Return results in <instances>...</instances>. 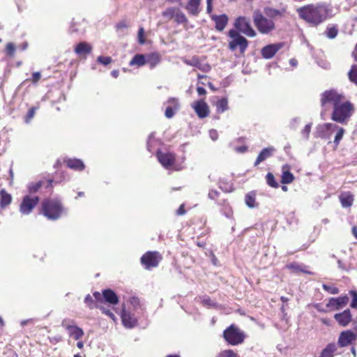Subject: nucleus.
<instances>
[{
	"instance_id": "obj_1",
	"label": "nucleus",
	"mask_w": 357,
	"mask_h": 357,
	"mask_svg": "<svg viewBox=\"0 0 357 357\" xmlns=\"http://www.w3.org/2000/svg\"><path fill=\"white\" fill-rule=\"evenodd\" d=\"M321 104L323 107L328 105L333 107L331 119L339 123H347L354 112V105L342 93L335 90L326 91L321 94Z\"/></svg>"
},
{
	"instance_id": "obj_2",
	"label": "nucleus",
	"mask_w": 357,
	"mask_h": 357,
	"mask_svg": "<svg viewBox=\"0 0 357 357\" xmlns=\"http://www.w3.org/2000/svg\"><path fill=\"white\" fill-rule=\"evenodd\" d=\"M296 11L301 18L314 26L333 16L332 8L326 3L310 4L298 8Z\"/></svg>"
},
{
	"instance_id": "obj_3",
	"label": "nucleus",
	"mask_w": 357,
	"mask_h": 357,
	"mask_svg": "<svg viewBox=\"0 0 357 357\" xmlns=\"http://www.w3.org/2000/svg\"><path fill=\"white\" fill-rule=\"evenodd\" d=\"M43 214L49 220H55L66 213L60 202L57 199H47L42 204Z\"/></svg>"
},
{
	"instance_id": "obj_4",
	"label": "nucleus",
	"mask_w": 357,
	"mask_h": 357,
	"mask_svg": "<svg viewBox=\"0 0 357 357\" xmlns=\"http://www.w3.org/2000/svg\"><path fill=\"white\" fill-rule=\"evenodd\" d=\"M252 19L255 27L262 34H268L275 29L274 21L264 16L259 9L254 10Z\"/></svg>"
},
{
	"instance_id": "obj_5",
	"label": "nucleus",
	"mask_w": 357,
	"mask_h": 357,
	"mask_svg": "<svg viewBox=\"0 0 357 357\" xmlns=\"http://www.w3.org/2000/svg\"><path fill=\"white\" fill-rule=\"evenodd\" d=\"M225 340L231 345H237L243 342V333L234 325L227 328L223 333Z\"/></svg>"
},
{
	"instance_id": "obj_6",
	"label": "nucleus",
	"mask_w": 357,
	"mask_h": 357,
	"mask_svg": "<svg viewBox=\"0 0 357 357\" xmlns=\"http://www.w3.org/2000/svg\"><path fill=\"white\" fill-rule=\"evenodd\" d=\"M234 26L248 37H255L256 36L255 31L250 25V20L245 17H238L235 20Z\"/></svg>"
},
{
	"instance_id": "obj_7",
	"label": "nucleus",
	"mask_w": 357,
	"mask_h": 357,
	"mask_svg": "<svg viewBox=\"0 0 357 357\" xmlns=\"http://www.w3.org/2000/svg\"><path fill=\"white\" fill-rule=\"evenodd\" d=\"M161 255L158 252H147L141 257V263L146 269L156 267L160 260Z\"/></svg>"
},
{
	"instance_id": "obj_8",
	"label": "nucleus",
	"mask_w": 357,
	"mask_h": 357,
	"mask_svg": "<svg viewBox=\"0 0 357 357\" xmlns=\"http://www.w3.org/2000/svg\"><path fill=\"white\" fill-rule=\"evenodd\" d=\"M337 128V125L326 123L319 125L316 128V136L324 139H331L332 134Z\"/></svg>"
},
{
	"instance_id": "obj_9",
	"label": "nucleus",
	"mask_w": 357,
	"mask_h": 357,
	"mask_svg": "<svg viewBox=\"0 0 357 357\" xmlns=\"http://www.w3.org/2000/svg\"><path fill=\"white\" fill-rule=\"evenodd\" d=\"M39 198L36 196L30 197L26 195L24 197L20 206V211L23 215H29L35 206L38 204Z\"/></svg>"
},
{
	"instance_id": "obj_10",
	"label": "nucleus",
	"mask_w": 357,
	"mask_h": 357,
	"mask_svg": "<svg viewBox=\"0 0 357 357\" xmlns=\"http://www.w3.org/2000/svg\"><path fill=\"white\" fill-rule=\"evenodd\" d=\"M191 107L200 119H204L209 114V107L204 99H200L193 102Z\"/></svg>"
},
{
	"instance_id": "obj_11",
	"label": "nucleus",
	"mask_w": 357,
	"mask_h": 357,
	"mask_svg": "<svg viewBox=\"0 0 357 357\" xmlns=\"http://www.w3.org/2000/svg\"><path fill=\"white\" fill-rule=\"evenodd\" d=\"M166 104L167 106L165 112V116L167 119H171L180 109V102L178 99L176 98H169L167 100Z\"/></svg>"
},
{
	"instance_id": "obj_12",
	"label": "nucleus",
	"mask_w": 357,
	"mask_h": 357,
	"mask_svg": "<svg viewBox=\"0 0 357 357\" xmlns=\"http://www.w3.org/2000/svg\"><path fill=\"white\" fill-rule=\"evenodd\" d=\"M357 335L354 332L347 330L340 333L338 338V344L341 347H347L356 341Z\"/></svg>"
},
{
	"instance_id": "obj_13",
	"label": "nucleus",
	"mask_w": 357,
	"mask_h": 357,
	"mask_svg": "<svg viewBox=\"0 0 357 357\" xmlns=\"http://www.w3.org/2000/svg\"><path fill=\"white\" fill-rule=\"evenodd\" d=\"M157 158L160 163L166 169L172 167L175 160L174 155L169 152L158 151L157 152Z\"/></svg>"
},
{
	"instance_id": "obj_14",
	"label": "nucleus",
	"mask_w": 357,
	"mask_h": 357,
	"mask_svg": "<svg viewBox=\"0 0 357 357\" xmlns=\"http://www.w3.org/2000/svg\"><path fill=\"white\" fill-rule=\"evenodd\" d=\"M286 12V7H282L280 9H276L273 7L266 6L264 8V15L273 21L275 19L284 17Z\"/></svg>"
},
{
	"instance_id": "obj_15",
	"label": "nucleus",
	"mask_w": 357,
	"mask_h": 357,
	"mask_svg": "<svg viewBox=\"0 0 357 357\" xmlns=\"http://www.w3.org/2000/svg\"><path fill=\"white\" fill-rule=\"evenodd\" d=\"M283 47L282 43H275L265 46L261 50V55L266 59H271Z\"/></svg>"
},
{
	"instance_id": "obj_16",
	"label": "nucleus",
	"mask_w": 357,
	"mask_h": 357,
	"mask_svg": "<svg viewBox=\"0 0 357 357\" xmlns=\"http://www.w3.org/2000/svg\"><path fill=\"white\" fill-rule=\"evenodd\" d=\"M349 302V297L347 296H340L338 298H332L329 300L326 306L331 310H337L346 306Z\"/></svg>"
},
{
	"instance_id": "obj_17",
	"label": "nucleus",
	"mask_w": 357,
	"mask_h": 357,
	"mask_svg": "<svg viewBox=\"0 0 357 357\" xmlns=\"http://www.w3.org/2000/svg\"><path fill=\"white\" fill-rule=\"evenodd\" d=\"M248 40L243 36L241 37H237V38H234V40H231L229 43V48L233 51L237 47H240L241 52H244V51L248 47Z\"/></svg>"
},
{
	"instance_id": "obj_18",
	"label": "nucleus",
	"mask_w": 357,
	"mask_h": 357,
	"mask_svg": "<svg viewBox=\"0 0 357 357\" xmlns=\"http://www.w3.org/2000/svg\"><path fill=\"white\" fill-rule=\"evenodd\" d=\"M185 63L188 66H195L203 72H208L211 66L206 63H202L197 57H192L190 60H185Z\"/></svg>"
},
{
	"instance_id": "obj_19",
	"label": "nucleus",
	"mask_w": 357,
	"mask_h": 357,
	"mask_svg": "<svg viewBox=\"0 0 357 357\" xmlns=\"http://www.w3.org/2000/svg\"><path fill=\"white\" fill-rule=\"evenodd\" d=\"M334 318L340 325L346 326L351 320V314L349 310H346L341 313L335 314Z\"/></svg>"
},
{
	"instance_id": "obj_20",
	"label": "nucleus",
	"mask_w": 357,
	"mask_h": 357,
	"mask_svg": "<svg viewBox=\"0 0 357 357\" xmlns=\"http://www.w3.org/2000/svg\"><path fill=\"white\" fill-rule=\"evenodd\" d=\"M92 46L86 42L79 43L75 47V52L79 56L86 57L92 51Z\"/></svg>"
},
{
	"instance_id": "obj_21",
	"label": "nucleus",
	"mask_w": 357,
	"mask_h": 357,
	"mask_svg": "<svg viewBox=\"0 0 357 357\" xmlns=\"http://www.w3.org/2000/svg\"><path fill=\"white\" fill-rule=\"evenodd\" d=\"M211 19L215 22V29L219 31L224 30L229 20L228 17L225 14L220 15H211Z\"/></svg>"
},
{
	"instance_id": "obj_22",
	"label": "nucleus",
	"mask_w": 357,
	"mask_h": 357,
	"mask_svg": "<svg viewBox=\"0 0 357 357\" xmlns=\"http://www.w3.org/2000/svg\"><path fill=\"white\" fill-rule=\"evenodd\" d=\"M275 151V149L273 146H269L262 149L257 158V160L255 162V166H257L261 162L270 158L274 153Z\"/></svg>"
},
{
	"instance_id": "obj_23",
	"label": "nucleus",
	"mask_w": 357,
	"mask_h": 357,
	"mask_svg": "<svg viewBox=\"0 0 357 357\" xmlns=\"http://www.w3.org/2000/svg\"><path fill=\"white\" fill-rule=\"evenodd\" d=\"M121 319L123 325L126 328H131L134 327L137 324V319L131 315L130 312L123 310L121 313Z\"/></svg>"
},
{
	"instance_id": "obj_24",
	"label": "nucleus",
	"mask_w": 357,
	"mask_h": 357,
	"mask_svg": "<svg viewBox=\"0 0 357 357\" xmlns=\"http://www.w3.org/2000/svg\"><path fill=\"white\" fill-rule=\"evenodd\" d=\"M339 199L343 208H348L353 204L354 195L350 192H344L340 195Z\"/></svg>"
},
{
	"instance_id": "obj_25",
	"label": "nucleus",
	"mask_w": 357,
	"mask_h": 357,
	"mask_svg": "<svg viewBox=\"0 0 357 357\" xmlns=\"http://www.w3.org/2000/svg\"><path fill=\"white\" fill-rule=\"evenodd\" d=\"M294 180V175L289 172V167L284 165L282 167V177L281 182L283 184H289Z\"/></svg>"
},
{
	"instance_id": "obj_26",
	"label": "nucleus",
	"mask_w": 357,
	"mask_h": 357,
	"mask_svg": "<svg viewBox=\"0 0 357 357\" xmlns=\"http://www.w3.org/2000/svg\"><path fill=\"white\" fill-rule=\"evenodd\" d=\"M102 296L105 301L111 305H116L119 302V298L116 294L111 289L104 290L102 292Z\"/></svg>"
},
{
	"instance_id": "obj_27",
	"label": "nucleus",
	"mask_w": 357,
	"mask_h": 357,
	"mask_svg": "<svg viewBox=\"0 0 357 357\" xmlns=\"http://www.w3.org/2000/svg\"><path fill=\"white\" fill-rule=\"evenodd\" d=\"M201 0H189L186 9L192 15H197L199 13V4Z\"/></svg>"
},
{
	"instance_id": "obj_28",
	"label": "nucleus",
	"mask_w": 357,
	"mask_h": 357,
	"mask_svg": "<svg viewBox=\"0 0 357 357\" xmlns=\"http://www.w3.org/2000/svg\"><path fill=\"white\" fill-rule=\"evenodd\" d=\"M66 163L68 167L75 170L81 171L84 168L83 162L78 159H68L66 160Z\"/></svg>"
},
{
	"instance_id": "obj_29",
	"label": "nucleus",
	"mask_w": 357,
	"mask_h": 357,
	"mask_svg": "<svg viewBox=\"0 0 357 357\" xmlns=\"http://www.w3.org/2000/svg\"><path fill=\"white\" fill-rule=\"evenodd\" d=\"M67 331L68 332L69 335L76 340L81 339L84 335L83 330L75 325L69 328Z\"/></svg>"
},
{
	"instance_id": "obj_30",
	"label": "nucleus",
	"mask_w": 357,
	"mask_h": 357,
	"mask_svg": "<svg viewBox=\"0 0 357 357\" xmlns=\"http://www.w3.org/2000/svg\"><path fill=\"white\" fill-rule=\"evenodd\" d=\"M0 196H1L0 206H1V208H3L10 204V202L12 201V197L4 189H2L0 191Z\"/></svg>"
},
{
	"instance_id": "obj_31",
	"label": "nucleus",
	"mask_w": 357,
	"mask_h": 357,
	"mask_svg": "<svg viewBox=\"0 0 357 357\" xmlns=\"http://www.w3.org/2000/svg\"><path fill=\"white\" fill-rule=\"evenodd\" d=\"M145 64L146 56L139 54H136L129 63L130 66H137V67H141Z\"/></svg>"
},
{
	"instance_id": "obj_32",
	"label": "nucleus",
	"mask_w": 357,
	"mask_h": 357,
	"mask_svg": "<svg viewBox=\"0 0 357 357\" xmlns=\"http://www.w3.org/2000/svg\"><path fill=\"white\" fill-rule=\"evenodd\" d=\"M337 347L335 344H328L321 351L320 357H333Z\"/></svg>"
},
{
	"instance_id": "obj_33",
	"label": "nucleus",
	"mask_w": 357,
	"mask_h": 357,
	"mask_svg": "<svg viewBox=\"0 0 357 357\" xmlns=\"http://www.w3.org/2000/svg\"><path fill=\"white\" fill-rule=\"evenodd\" d=\"M160 62V57L157 54H151L146 56V63H148L150 68H153Z\"/></svg>"
},
{
	"instance_id": "obj_34",
	"label": "nucleus",
	"mask_w": 357,
	"mask_h": 357,
	"mask_svg": "<svg viewBox=\"0 0 357 357\" xmlns=\"http://www.w3.org/2000/svg\"><path fill=\"white\" fill-rule=\"evenodd\" d=\"M245 204L249 208H255L257 206L256 202V194L254 192H250L245 195Z\"/></svg>"
},
{
	"instance_id": "obj_35",
	"label": "nucleus",
	"mask_w": 357,
	"mask_h": 357,
	"mask_svg": "<svg viewBox=\"0 0 357 357\" xmlns=\"http://www.w3.org/2000/svg\"><path fill=\"white\" fill-rule=\"evenodd\" d=\"M216 110L218 113H223L229 109L228 100L227 98H223L218 100L215 104Z\"/></svg>"
},
{
	"instance_id": "obj_36",
	"label": "nucleus",
	"mask_w": 357,
	"mask_h": 357,
	"mask_svg": "<svg viewBox=\"0 0 357 357\" xmlns=\"http://www.w3.org/2000/svg\"><path fill=\"white\" fill-rule=\"evenodd\" d=\"M338 33V29L336 26L335 25H328L326 27L325 34L327 38L330 39L335 38Z\"/></svg>"
},
{
	"instance_id": "obj_37",
	"label": "nucleus",
	"mask_w": 357,
	"mask_h": 357,
	"mask_svg": "<svg viewBox=\"0 0 357 357\" xmlns=\"http://www.w3.org/2000/svg\"><path fill=\"white\" fill-rule=\"evenodd\" d=\"M335 132H336V134L333 143L335 144V146H337L345 133V130L343 128L337 126V128L335 129Z\"/></svg>"
},
{
	"instance_id": "obj_38",
	"label": "nucleus",
	"mask_w": 357,
	"mask_h": 357,
	"mask_svg": "<svg viewBox=\"0 0 357 357\" xmlns=\"http://www.w3.org/2000/svg\"><path fill=\"white\" fill-rule=\"evenodd\" d=\"M287 268H289V269L292 270L294 272H296L297 273V272L301 271V272H303V273H307V274H312V273L310 271H306V270H304V269L301 268V267L298 264H297L296 263L290 264L287 265Z\"/></svg>"
},
{
	"instance_id": "obj_39",
	"label": "nucleus",
	"mask_w": 357,
	"mask_h": 357,
	"mask_svg": "<svg viewBox=\"0 0 357 357\" xmlns=\"http://www.w3.org/2000/svg\"><path fill=\"white\" fill-rule=\"evenodd\" d=\"M266 182L268 185H270L272 188H278L279 185L275 181V177L272 173H268L266 175Z\"/></svg>"
},
{
	"instance_id": "obj_40",
	"label": "nucleus",
	"mask_w": 357,
	"mask_h": 357,
	"mask_svg": "<svg viewBox=\"0 0 357 357\" xmlns=\"http://www.w3.org/2000/svg\"><path fill=\"white\" fill-rule=\"evenodd\" d=\"M349 79L357 85V65L353 66L349 72Z\"/></svg>"
},
{
	"instance_id": "obj_41",
	"label": "nucleus",
	"mask_w": 357,
	"mask_h": 357,
	"mask_svg": "<svg viewBox=\"0 0 357 357\" xmlns=\"http://www.w3.org/2000/svg\"><path fill=\"white\" fill-rule=\"evenodd\" d=\"M322 287L325 291H328L331 294H337L339 293V289L333 285H328L324 284L322 285Z\"/></svg>"
},
{
	"instance_id": "obj_42",
	"label": "nucleus",
	"mask_w": 357,
	"mask_h": 357,
	"mask_svg": "<svg viewBox=\"0 0 357 357\" xmlns=\"http://www.w3.org/2000/svg\"><path fill=\"white\" fill-rule=\"evenodd\" d=\"M217 357H237V355L231 349H227L221 351Z\"/></svg>"
},
{
	"instance_id": "obj_43",
	"label": "nucleus",
	"mask_w": 357,
	"mask_h": 357,
	"mask_svg": "<svg viewBox=\"0 0 357 357\" xmlns=\"http://www.w3.org/2000/svg\"><path fill=\"white\" fill-rule=\"evenodd\" d=\"M312 123L307 124L301 131L303 137L305 139L309 138V135L311 131Z\"/></svg>"
},
{
	"instance_id": "obj_44",
	"label": "nucleus",
	"mask_w": 357,
	"mask_h": 357,
	"mask_svg": "<svg viewBox=\"0 0 357 357\" xmlns=\"http://www.w3.org/2000/svg\"><path fill=\"white\" fill-rule=\"evenodd\" d=\"M6 54L10 56H13L15 52V46L13 43H8L6 48Z\"/></svg>"
},
{
	"instance_id": "obj_45",
	"label": "nucleus",
	"mask_w": 357,
	"mask_h": 357,
	"mask_svg": "<svg viewBox=\"0 0 357 357\" xmlns=\"http://www.w3.org/2000/svg\"><path fill=\"white\" fill-rule=\"evenodd\" d=\"M36 110V108L34 107H33L29 109V111L25 116V119H24V121L26 123H29L30 121L32 119V118L34 116Z\"/></svg>"
},
{
	"instance_id": "obj_46",
	"label": "nucleus",
	"mask_w": 357,
	"mask_h": 357,
	"mask_svg": "<svg viewBox=\"0 0 357 357\" xmlns=\"http://www.w3.org/2000/svg\"><path fill=\"white\" fill-rule=\"evenodd\" d=\"M74 323L75 321L73 320L65 319L62 321L61 326L67 331L69 328L75 325Z\"/></svg>"
},
{
	"instance_id": "obj_47",
	"label": "nucleus",
	"mask_w": 357,
	"mask_h": 357,
	"mask_svg": "<svg viewBox=\"0 0 357 357\" xmlns=\"http://www.w3.org/2000/svg\"><path fill=\"white\" fill-rule=\"evenodd\" d=\"M97 61L104 66H107L112 62V59L109 56H100L98 57Z\"/></svg>"
},
{
	"instance_id": "obj_48",
	"label": "nucleus",
	"mask_w": 357,
	"mask_h": 357,
	"mask_svg": "<svg viewBox=\"0 0 357 357\" xmlns=\"http://www.w3.org/2000/svg\"><path fill=\"white\" fill-rule=\"evenodd\" d=\"M137 37H138L139 43L142 45L145 43L144 28H142V27L139 28V29L138 31Z\"/></svg>"
},
{
	"instance_id": "obj_49",
	"label": "nucleus",
	"mask_w": 357,
	"mask_h": 357,
	"mask_svg": "<svg viewBox=\"0 0 357 357\" xmlns=\"http://www.w3.org/2000/svg\"><path fill=\"white\" fill-rule=\"evenodd\" d=\"M41 187L40 182H37L36 183H31L29 185V190L30 192H37L40 188Z\"/></svg>"
},
{
	"instance_id": "obj_50",
	"label": "nucleus",
	"mask_w": 357,
	"mask_h": 357,
	"mask_svg": "<svg viewBox=\"0 0 357 357\" xmlns=\"http://www.w3.org/2000/svg\"><path fill=\"white\" fill-rule=\"evenodd\" d=\"M350 294L352 296L351 307L353 308H357V292L355 291H351Z\"/></svg>"
},
{
	"instance_id": "obj_51",
	"label": "nucleus",
	"mask_w": 357,
	"mask_h": 357,
	"mask_svg": "<svg viewBox=\"0 0 357 357\" xmlns=\"http://www.w3.org/2000/svg\"><path fill=\"white\" fill-rule=\"evenodd\" d=\"M174 14V9L172 8H169L166 9L162 13V16L167 18H172Z\"/></svg>"
},
{
	"instance_id": "obj_52",
	"label": "nucleus",
	"mask_w": 357,
	"mask_h": 357,
	"mask_svg": "<svg viewBox=\"0 0 357 357\" xmlns=\"http://www.w3.org/2000/svg\"><path fill=\"white\" fill-rule=\"evenodd\" d=\"M98 307L100 309L102 313L109 317L114 321L115 320V315L109 310L102 306Z\"/></svg>"
},
{
	"instance_id": "obj_53",
	"label": "nucleus",
	"mask_w": 357,
	"mask_h": 357,
	"mask_svg": "<svg viewBox=\"0 0 357 357\" xmlns=\"http://www.w3.org/2000/svg\"><path fill=\"white\" fill-rule=\"evenodd\" d=\"M85 303L89 306V308L93 309V298L88 294L84 299Z\"/></svg>"
},
{
	"instance_id": "obj_54",
	"label": "nucleus",
	"mask_w": 357,
	"mask_h": 357,
	"mask_svg": "<svg viewBox=\"0 0 357 357\" xmlns=\"http://www.w3.org/2000/svg\"><path fill=\"white\" fill-rule=\"evenodd\" d=\"M40 77H41L40 73L35 72L33 73L32 77L31 78L30 80L31 81L32 83L36 84L38 82V80L40 79Z\"/></svg>"
},
{
	"instance_id": "obj_55",
	"label": "nucleus",
	"mask_w": 357,
	"mask_h": 357,
	"mask_svg": "<svg viewBox=\"0 0 357 357\" xmlns=\"http://www.w3.org/2000/svg\"><path fill=\"white\" fill-rule=\"evenodd\" d=\"M209 136L211 139L213 141H215L218 138V131L215 129H211L209 130Z\"/></svg>"
},
{
	"instance_id": "obj_56",
	"label": "nucleus",
	"mask_w": 357,
	"mask_h": 357,
	"mask_svg": "<svg viewBox=\"0 0 357 357\" xmlns=\"http://www.w3.org/2000/svg\"><path fill=\"white\" fill-rule=\"evenodd\" d=\"M229 36L234 40V38H237V37H241L239 35L238 32L236 30L231 29L228 33Z\"/></svg>"
},
{
	"instance_id": "obj_57",
	"label": "nucleus",
	"mask_w": 357,
	"mask_h": 357,
	"mask_svg": "<svg viewBox=\"0 0 357 357\" xmlns=\"http://www.w3.org/2000/svg\"><path fill=\"white\" fill-rule=\"evenodd\" d=\"M219 195V192L217 190H211L208 192V198L211 199H215Z\"/></svg>"
},
{
	"instance_id": "obj_58",
	"label": "nucleus",
	"mask_w": 357,
	"mask_h": 357,
	"mask_svg": "<svg viewBox=\"0 0 357 357\" xmlns=\"http://www.w3.org/2000/svg\"><path fill=\"white\" fill-rule=\"evenodd\" d=\"M248 150V147L245 146H237L234 148V151L237 153H243Z\"/></svg>"
},
{
	"instance_id": "obj_59",
	"label": "nucleus",
	"mask_w": 357,
	"mask_h": 357,
	"mask_svg": "<svg viewBox=\"0 0 357 357\" xmlns=\"http://www.w3.org/2000/svg\"><path fill=\"white\" fill-rule=\"evenodd\" d=\"M197 91L199 96H204L206 94V91L204 88L201 86H197Z\"/></svg>"
},
{
	"instance_id": "obj_60",
	"label": "nucleus",
	"mask_w": 357,
	"mask_h": 357,
	"mask_svg": "<svg viewBox=\"0 0 357 357\" xmlns=\"http://www.w3.org/2000/svg\"><path fill=\"white\" fill-rule=\"evenodd\" d=\"M176 213L178 215H184L185 213V211L184 209V205L183 204L180 206V207L178 208V209L176 211Z\"/></svg>"
},
{
	"instance_id": "obj_61",
	"label": "nucleus",
	"mask_w": 357,
	"mask_h": 357,
	"mask_svg": "<svg viewBox=\"0 0 357 357\" xmlns=\"http://www.w3.org/2000/svg\"><path fill=\"white\" fill-rule=\"evenodd\" d=\"M202 303L206 305H211L213 304L212 301L209 298H204L202 300Z\"/></svg>"
},
{
	"instance_id": "obj_62",
	"label": "nucleus",
	"mask_w": 357,
	"mask_h": 357,
	"mask_svg": "<svg viewBox=\"0 0 357 357\" xmlns=\"http://www.w3.org/2000/svg\"><path fill=\"white\" fill-rule=\"evenodd\" d=\"M289 63H290V65H291V66H292L295 67V66H297L298 62H297V60H296V59H290V61H289Z\"/></svg>"
},
{
	"instance_id": "obj_63",
	"label": "nucleus",
	"mask_w": 357,
	"mask_h": 357,
	"mask_svg": "<svg viewBox=\"0 0 357 357\" xmlns=\"http://www.w3.org/2000/svg\"><path fill=\"white\" fill-rule=\"evenodd\" d=\"M352 234L355 236V238L357 239V227L356 226H354L352 227Z\"/></svg>"
},
{
	"instance_id": "obj_64",
	"label": "nucleus",
	"mask_w": 357,
	"mask_h": 357,
	"mask_svg": "<svg viewBox=\"0 0 357 357\" xmlns=\"http://www.w3.org/2000/svg\"><path fill=\"white\" fill-rule=\"evenodd\" d=\"M352 55L356 61H357V45H356L355 50H354Z\"/></svg>"
}]
</instances>
